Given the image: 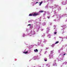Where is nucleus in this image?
I'll return each mask as SVG.
<instances>
[{
  "label": "nucleus",
  "instance_id": "obj_11",
  "mask_svg": "<svg viewBox=\"0 0 67 67\" xmlns=\"http://www.w3.org/2000/svg\"><path fill=\"white\" fill-rule=\"evenodd\" d=\"M47 59H45L44 60V61H45V62H46V61H47Z\"/></svg>",
  "mask_w": 67,
  "mask_h": 67
},
{
  "label": "nucleus",
  "instance_id": "obj_14",
  "mask_svg": "<svg viewBox=\"0 0 67 67\" xmlns=\"http://www.w3.org/2000/svg\"><path fill=\"white\" fill-rule=\"evenodd\" d=\"M65 54H64L63 55V56H64V55H65Z\"/></svg>",
  "mask_w": 67,
  "mask_h": 67
},
{
  "label": "nucleus",
  "instance_id": "obj_13",
  "mask_svg": "<svg viewBox=\"0 0 67 67\" xmlns=\"http://www.w3.org/2000/svg\"><path fill=\"white\" fill-rule=\"evenodd\" d=\"M38 3V2H36V4L37 3Z\"/></svg>",
  "mask_w": 67,
  "mask_h": 67
},
{
  "label": "nucleus",
  "instance_id": "obj_6",
  "mask_svg": "<svg viewBox=\"0 0 67 67\" xmlns=\"http://www.w3.org/2000/svg\"><path fill=\"white\" fill-rule=\"evenodd\" d=\"M32 15H33L31 14H30L29 15V16H32Z\"/></svg>",
  "mask_w": 67,
  "mask_h": 67
},
{
  "label": "nucleus",
  "instance_id": "obj_10",
  "mask_svg": "<svg viewBox=\"0 0 67 67\" xmlns=\"http://www.w3.org/2000/svg\"><path fill=\"white\" fill-rule=\"evenodd\" d=\"M28 26H31V25L30 24H29L28 25Z\"/></svg>",
  "mask_w": 67,
  "mask_h": 67
},
{
  "label": "nucleus",
  "instance_id": "obj_9",
  "mask_svg": "<svg viewBox=\"0 0 67 67\" xmlns=\"http://www.w3.org/2000/svg\"><path fill=\"white\" fill-rule=\"evenodd\" d=\"M54 34H57V32H55L54 33Z\"/></svg>",
  "mask_w": 67,
  "mask_h": 67
},
{
  "label": "nucleus",
  "instance_id": "obj_2",
  "mask_svg": "<svg viewBox=\"0 0 67 67\" xmlns=\"http://www.w3.org/2000/svg\"><path fill=\"white\" fill-rule=\"evenodd\" d=\"M34 52H38V50H37V49H35L34 50Z\"/></svg>",
  "mask_w": 67,
  "mask_h": 67
},
{
  "label": "nucleus",
  "instance_id": "obj_12",
  "mask_svg": "<svg viewBox=\"0 0 67 67\" xmlns=\"http://www.w3.org/2000/svg\"><path fill=\"white\" fill-rule=\"evenodd\" d=\"M47 18H48V19H49V16H48Z\"/></svg>",
  "mask_w": 67,
  "mask_h": 67
},
{
  "label": "nucleus",
  "instance_id": "obj_3",
  "mask_svg": "<svg viewBox=\"0 0 67 67\" xmlns=\"http://www.w3.org/2000/svg\"><path fill=\"white\" fill-rule=\"evenodd\" d=\"M42 3H43V2L41 1V2L40 3V4H39V5L40 6L41 5V4H42Z\"/></svg>",
  "mask_w": 67,
  "mask_h": 67
},
{
  "label": "nucleus",
  "instance_id": "obj_5",
  "mask_svg": "<svg viewBox=\"0 0 67 67\" xmlns=\"http://www.w3.org/2000/svg\"><path fill=\"white\" fill-rule=\"evenodd\" d=\"M58 43H59V42L57 41V42H56L55 43V44H58Z\"/></svg>",
  "mask_w": 67,
  "mask_h": 67
},
{
  "label": "nucleus",
  "instance_id": "obj_8",
  "mask_svg": "<svg viewBox=\"0 0 67 67\" xmlns=\"http://www.w3.org/2000/svg\"><path fill=\"white\" fill-rule=\"evenodd\" d=\"M51 58H53V55H52L51 56Z\"/></svg>",
  "mask_w": 67,
  "mask_h": 67
},
{
  "label": "nucleus",
  "instance_id": "obj_1",
  "mask_svg": "<svg viewBox=\"0 0 67 67\" xmlns=\"http://www.w3.org/2000/svg\"><path fill=\"white\" fill-rule=\"evenodd\" d=\"M39 14L38 13H34L32 14L33 16H36V15H38Z\"/></svg>",
  "mask_w": 67,
  "mask_h": 67
},
{
  "label": "nucleus",
  "instance_id": "obj_4",
  "mask_svg": "<svg viewBox=\"0 0 67 67\" xmlns=\"http://www.w3.org/2000/svg\"><path fill=\"white\" fill-rule=\"evenodd\" d=\"M28 53V52H23V53H24V54H27Z\"/></svg>",
  "mask_w": 67,
  "mask_h": 67
},
{
  "label": "nucleus",
  "instance_id": "obj_7",
  "mask_svg": "<svg viewBox=\"0 0 67 67\" xmlns=\"http://www.w3.org/2000/svg\"><path fill=\"white\" fill-rule=\"evenodd\" d=\"M44 12V11H43V10H41L40 11V12H41V13H42V12Z\"/></svg>",
  "mask_w": 67,
  "mask_h": 67
}]
</instances>
